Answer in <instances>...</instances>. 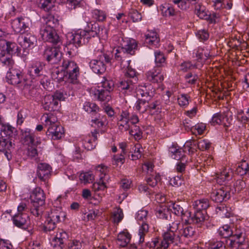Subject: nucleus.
Instances as JSON below:
<instances>
[{"instance_id": "nucleus-1", "label": "nucleus", "mask_w": 249, "mask_h": 249, "mask_svg": "<svg viewBox=\"0 0 249 249\" xmlns=\"http://www.w3.org/2000/svg\"><path fill=\"white\" fill-rule=\"evenodd\" d=\"M155 214L158 218H168L172 217H181L189 218L191 217V212L189 210H183L182 208L175 204L173 205V211L167 206L159 205L155 210Z\"/></svg>"}, {"instance_id": "nucleus-58", "label": "nucleus", "mask_w": 249, "mask_h": 249, "mask_svg": "<svg viewBox=\"0 0 249 249\" xmlns=\"http://www.w3.org/2000/svg\"><path fill=\"white\" fill-rule=\"evenodd\" d=\"M142 148L140 144H136L134 146V152L131 155V160H137L142 156Z\"/></svg>"}, {"instance_id": "nucleus-39", "label": "nucleus", "mask_w": 249, "mask_h": 249, "mask_svg": "<svg viewBox=\"0 0 249 249\" xmlns=\"http://www.w3.org/2000/svg\"><path fill=\"white\" fill-rule=\"evenodd\" d=\"M155 62L156 66L155 67H163L164 64L166 63V58L164 53L160 51H157L155 52Z\"/></svg>"}, {"instance_id": "nucleus-11", "label": "nucleus", "mask_w": 249, "mask_h": 249, "mask_svg": "<svg viewBox=\"0 0 249 249\" xmlns=\"http://www.w3.org/2000/svg\"><path fill=\"white\" fill-rule=\"evenodd\" d=\"M130 113L127 110H122L117 117V124L121 131H126L130 128Z\"/></svg>"}, {"instance_id": "nucleus-18", "label": "nucleus", "mask_w": 249, "mask_h": 249, "mask_svg": "<svg viewBox=\"0 0 249 249\" xmlns=\"http://www.w3.org/2000/svg\"><path fill=\"white\" fill-rule=\"evenodd\" d=\"M41 121L43 124L48 128L54 127L59 124L56 114L51 112L44 113L41 117Z\"/></svg>"}, {"instance_id": "nucleus-42", "label": "nucleus", "mask_w": 249, "mask_h": 249, "mask_svg": "<svg viewBox=\"0 0 249 249\" xmlns=\"http://www.w3.org/2000/svg\"><path fill=\"white\" fill-rule=\"evenodd\" d=\"M215 212L218 216L222 218H230L234 216V213L231 211H228L227 207H219L216 209Z\"/></svg>"}, {"instance_id": "nucleus-52", "label": "nucleus", "mask_w": 249, "mask_h": 249, "mask_svg": "<svg viewBox=\"0 0 249 249\" xmlns=\"http://www.w3.org/2000/svg\"><path fill=\"white\" fill-rule=\"evenodd\" d=\"M52 76L54 79H56L58 81L64 80L65 78V74L64 73L62 69L60 71L58 68L53 69L52 72Z\"/></svg>"}, {"instance_id": "nucleus-5", "label": "nucleus", "mask_w": 249, "mask_h": 249, "mask_svg": "<svg viewBox=\"0 0 249 249\" xmlns=\"http://www.w3.org/2000/svg\"><path fill=\"white\" fill-rule=\"evenodd\" d=\"M90 22L88 23V28H85L84 30H79L72 35V43L74 45H80L81 44L82 39L83 38L88 39L90 36H94L96 35V32L90 28L89 25Z\"/></svg>"}, {"instance_id": "nucleus-44", "label": "nucleus", "mask_w": 249, "mask_h": 249, "mask_svg": "<svg viewBox=\"0 0 249 249\" xmlns=\"http://www.w3.org/2000/svg\"><path fill=\"white\" fill-rule=\"evenodd\" d=\"M35 135L34 133H31L30 131L25 132V135L24 137L25 142H27V144L29 146L36 145L37 146L38 144H40V142L37 141L35 142Z\"/></svg>"}, {"instance_id": "nucleus-64", "label": "nucleus", "mask_w": 249, "mask_h": 249, "mask_svg": "<svg viewBox=\"0 0 249 249\" xmlns=\"http://www.w3.org/2000/svg\"><path fill=\"white\" fill-rule=\"evenodd\" d=\"M161 11L162 15L165 17L174 16L176 15L177 13L174 8L172 6H168V7L163 6Z\"/></svg>"}, {"instance_id": "nucleus-9", "label": "nucleus", "mask_w": 249, "mask_h": 249, "mask_svg": "<svg viewBox=\"0 0 249 249\" xmlns=\"http://www.w3.org/2000/svg\"><path fill=\"white\" fill-rule=\"evenodd\" d=\"M43 56L48 62L55 63L60 60L62 53L58 47H48L44 50Z\"/></svg>"}, {"instance_id": "nucleus-61", "label": "nucleus", "mask_w": 249, "mask_h": 249, "mask_svg": "<svg viewBox=\"0 0 249 249\" xmlns=\"http://www.w3.org/2000/svg\"><path fill=\"white\" fill-rule=\"evenodd\" d=\"M172 2L178 5L179 8L182 10H186L190 8L191 3L188 0H172Z\"/></svg>"}, {"instance_id": "nucleus-17", "label": "nucleus", "mask_w": 249, "mask_h": 249, "mask_svg": "<svg viewBox=\"0 0 249 249\" xmlns=\"http://www.w3.org/2000/svg\"><path fill=\"white\" fill-rule=\"evenodd\" d=\"M91 94L94 98L101 102H108L111 99V92L96 88L91 89Z\"/></svg>"}, {"instance_id": "nucleus-30", "label": "nucleus", "mask_w": 249, "mask_h": 249, "mask_svg": "<svg viewBox=\"0 0 249 249\" xmlns=\"http://www.w3.org/2000/svg\"><path fill=\"white\" fill-rule=\"evenodd\" d=\"M22 38L23 39V45L25 48L33 47L36 44V37L32 33H26Z\"/></svg>"}, {"instance_id": "nucleus-35", "label": "nucleus", "mask_w": 249, "mask_h": 249, "mask_svg": "<svg viewBox=\"0 0 249 249\" xmlns=\"http://www.w3.org/2000/svg\"><path fill=\"white\" fill-rule=\"evenodd\" d=\"M171 244L163 237L162 240L160 242L158 239H155L150 243V246L152 248H157L160 249H167Z\"/></svg>"}, {"instance_id": "nucleus-36", "label": "nucleus", "mask_w": 249, "mask_h": 249, "mask_svg": "<svg viewBox=\"0 0 249 249\" xmlns=\"http://www.w3.org/2000/svg\"><path fill=\"white\" fill-rule=\"evenodd\" d=\"M233 226V225L232 224L230 225H225L220 227L218 230L219 235L224 238H229L233 234V230L231 229Z\"/></svg>"}, {"instance_id": "nucleus-2", "label": "nucleus", "mask_w": 249, "mask_h": 249, "mask_svg": "<svg viewBox=\"0 0 249 249\" xmlns=\"http://www.w3.org/2000/svg\"><path fill=\"white\" fill-rule=\"evenodd\" d=\"M12 68H9V71L6 74L7 82L22 89L29 88L31 86L32 81L26 78L21 71L16 69H12Z\"/></svg>"}, {"instance_id": "nucleus-34", "label": "nucleus", "mask_w": 249, "mask_h": 249, "mask_svg": "<svg viewBox=\"0 0 249 249\" xmlns=\"http://www.w3.org/2000/svg\"><path fill=\"white\" fill-rule=\"evenodd\" d=\"M5 44L6 46V48L5 49V54L7 53L10 55L16 53H20V50L16 43L9 41H6Z\"/></svg>"}, {"instance_id": "nucleus-62", "label": "nucleus", "mask_w": 249, "mask_h": 249, "mask_svg": "<svg viewBox=\"0 0 249 249\" xmlns=\"http://www.w3.org/2000/svg\"><path fill=\"white\" fill-rule=\"evenodd\" d=\"M80 179L82 182L86 184L94 180V176L90 172L81 173L80 175Z\"/></svg>"}, {"instance_id": "nucleus-23", "label": "nucleus", "mask_w": 249, "mask_h": 249, "mask_svg": "<svg viewBox=\"0 0 249 249\" xmlns=\"http://www.w3.org/2000/svg\"><path fill=\"white\" fill-rule=\"evenodd\" d=\"M169 151L171 154V157L174 159L187 162L186 156L185 154L184 150L182 148L172 145L169 148Z\"/></svg>"}, {"instance_id": "nucleus-22", "label": "nucleus", "mask_w": 249, "mask_h": 249, "mask_svg": "<svg viewBox=\"0 0 249 249\" xmlns=\"http://www.w3.org/2000/svg\"><path fill=\"white\" fill-rule=\"evenodd\" d=\"M23 20L24 18L21 17H18L12 21L11 26L15 33L23 34L24 33L27 26Z\"/></svg>"}, {"instance_id": "nucleus-37", "label": "nucleus", "mask_w": 249, "mask_h": 249, "mask_svg": "<svg viewBox=\"0 0 249 249\" xmlns=\"http://www.w3.org/2000/svg\"><path fill=\"white\" fill-rule=\"evenodd\" d=\"M77 66V64L74 61L65 59L63 60L61 67L64 73L66 74Z\"/></svg>"}, {"instance_id": "nucleus-8", "label": "nucleus", "mask_w": 249, "mask_h": 249, "mask_svg": "<svg viewBox=\"0 0 249 249\" xmlns=\"http://www.w3.org/2000/svg\"><path fill=\"white\" fill-rule=\"evenodd\" d=\"M30 197L34 207H39L45 204V194L40 187L35 188L32 192Z\"/></svg>"}, {"instance_id": "nucleus-31", "label": "nucleus", "mask_w": 249, "mask_h": 249, "mask_svg": "<svg viewBox=\"0 0 249 249\" xmlns=\"http://www.w3.org/2000/svg\"><path fill=\"white\" fill-rule=\"evenodd\" d=\"M80 69L77 65L68 73L65 74V78L71 83L76 84L78 82V77L79 75Z\"/></svg>"}, {"instance_id": "nucleus-15", "label": "nucleus", "mask_w": 249, "mask_h": 249, "mask_svg": "<svg viewBox=\"0 0 249 249\" xmlns=\"http://www.w3.org/2000/svg\"><path fill=\"white\" fill-rule=\"evenodd\" d=\"M44 68L45 64L43 62L40 61L35 62L29 67L28 74L32 79H35L43 75Z\"/></svg>"}, {"instance_id": "nucleus-41", "label": "nucleus", "mask_w": 249, "mask_h": 249, "mask_svg": "<svg viewBox=\"0 0 249 249\" xmlns=\"http://www.w3.org/2000/svg\"><path fill=\"white\" fill-rule=\"evenodd\" d=\"M13 221L16 226L24 230L31 225L30 219H13Z\"/></svg>"}, {"instance_id": "nucleus-50", "label": "nucleus", "mask_w": 249, "mask_h": 249, "mask_svg": "<svg viewBox=\"0 0 249 249\" xmlns=\"http://www.w3.org/2000/svg\"><path fill=\"white\" fill-rule=\"evenodd\" d=\"M91 123L94 124L98 128L103 127L105 123L107 122L106 117L105 115H101L99 114L98 116L91 121Z\"/></svg>"}, {"instance_id": "nucleus-46", "label": "nucleus", "mask_w": 249, "mask_h": 249, "mask_svg": "<svg viewBox=\"0 0 249 249\" xmlns=\"http://www.w3.org/2000/svg\"><path fill=\"white\" fill-rule=\"evenodd\" d=\"M129 134L133 136L136 140H140L142 138V132L140 127L137 125L130 126Z\"/></svg>"}, {"instance_id": "nucleus-45", "label": "nucleus", "mask_w": 249, "mask_h": 249, "mask_svg": "<svg viewBox=\"0 0 249 249\" xmlns=\"http://www.w3.org/2000/svg\"><path fill=\"white\" fill-rule=\"evenodd\" d=\"M83 109L88 113H96L99 110V107L95 103L89 102L85 103Z\"/></svg>"}, {"instance_id": "nucleus-3", "label": "nucleus", "mask_w": 249, "mask_h": 249, "mask_svg": "<svg viewBox=\"0 0 249 249\" xmlns=\"http://www.w3.org/2000/svg\"><path fill=\"white\" fill-rule=\"evenodd\" d=\"M138 47L137 42L134 39H129L127 40L126 44L116 50L115 58L120 62L121 65L126 59H129V55H134L135 51Z\"/></svg>"}, {"instance_id": "nucleus-7", "label": "nucleus", "mask_w": 249, "mask_h": 249, "mask_svg": "<svg viewBox=\"0 0 249 249\" xmlns=\"http://www.w3.org/2000/svg\"><path fill=\"white\" fill-rule=\"evenodd\" d=\"M193 57L195 62L194 67L196 68L201 67L205 61L210 57V51L208 49H205L199 47L195 50L193 53Z\"/></svg>"}, {"instance_id": "nucleus-38", "label": "nucleus", "mask_w": 249, "mask_h": 249, "mask_svg": "<svg viewBox=\"0 0 249 249\" xmlns=\"http://www.w3.org/2000/svg\"><path fill=\"white\" fill-rule=\"evenodd\" d=\"M227 120V118L224 114L221 113H217L213 115L210 122L212 125H215L216 124L225 125V120Z\"/></svg>"}, {"instance_id": "nucleus-25", "label": "nucleus", "mask_w": 249, "mask_h": 249, "mask_svg": "<svg viewBox=\"0 0 249 249\" xmlns=\"http://www.w3.org/2000/svg\"><path fill=\"white\" fill-rule=\"evenodd\" d=\"M99 134L98 131L97 130H95L94 132H91V136L93 137L92 139L90 138V135L85 137L83 139V145L85 149L88 150L92 149L94 145L93 144V142L96 141L97 140V134Z\"/></svg>"}, {"instance_id": "nucleus-33", "label": "nucleus", "mask_w": 249, "mask_h": 249, "mask_svg": "<svg viewBox=\"0 0 249 249\" xmlns=\"http://www.w3.org/2000/svg\"><path fill=\"white\" fill-rule=\"evenodd\" d=\"M136 82L131 80L128 77H125L119 83V88L122 90L131 91L133 89L134 84Z\"/></svg>"}, {"instance_id": "nucleus-43", "label": "nucleus", "mask_w": 249, "mask_h": 249, "mask_svg": "<svg viewBox=\"0 0 249 249\" xmlns=\"http://www.w3.org/2000/svg\"><path fill=\"white\" fill-rule=\"evenodd\" d=\"M12 148V142L9 138H0V151L10 150Z\"/></svg>"}, {"instance_id": "nucleus-40", "label": "nucleus", "mask_w": 249, "mask_h": 249, "mask_svg": "<svg viewBox=\"0 0 249 249\" xmlns=\"http://www.w3.org/2000/svg\"><path fill=\"white\" fill-rule=\"evenodd\" d=\"M149 102L142 99H139L136 103V109L140 113H143L148 110Z\"/></svg>"}, {"instance_id": "nucleus-32", "label": "nucleus", "mask_w": 249, "mask_h": 249, "mask_svg": "<svg viewBox=\"0 0 249 249\" xmlns=\"http://www.w3.org/2000/svg\"><path fill=\"white\" fill-rule=\"evenodd\" d=\"M38 7L41 9L50 12L54 7V0H37L36 1Z\"/></svg>"}, {"instance_id": "nucleus-59", "label": "nucleus", "mask_w": 249, "mask_h": 249, "mask_svg": "<svg viewBox=\"0 0 249 249\" xmlns=\"http://www.w3.org/2000/svg\"><path fill=\"white\" fill-rule=\"evenodd\" d=\"M92 14L93 18L96 19L97 21H103L106 18V14L103 11L94 9L93 10Z\"/></svg>"}, {"instance_id": "nucleus-4", "label": "nucleus", "mask_w": 249, "mask_h": 249, "mask_svg": "<svg viewBox=\"0 0 249 249\" xmlns=\"http://www.w3.org/2000/svg\"><path fill=\"white\" fill-rule=\"evenodd\" d=\"M111 59V57L108 54L101 51L97 59L90 61L89 66L94 72L102 73L106 70L105 63H110Z\"/></svg>"}, {"instance_id": "nucleus-19", "label": "nucleus", "mask_w": 249, "mask_h": 249, "mask_svg": "<svg viewBox=\"0 0 249 249\" xmlns=\"http://www.w3.org/2000/svg\"><path fill=\"white\" fill-rule=\"evenodd\" d=\"M28 212V209L26 204L25 203L22 202L20 203L18 207V212L17 213L12 214V210H10L9 211H7L4 213L2 216L4 218H6L7 217H12V218L21 217L23 216L26 215Z\"/></svg>"}, {"instance_id": "nucleus-13", "label": "nucleus", "mask_w": 249, "mask_h": 249, "mask_svg": "<svg viewBox=\"0 0 249 249\" xmlns=\"http://www.w3.org/2000/svg\"><path fill=\"white\" fill-rule=\"evenodd\" d=\"M195 11L196 15L201 19L207 20L210 23H215L216 22L215 18L216 15L215 13H213L212 15L207 14L205 11V8L201 3H196L195 4Z\"/></svg>"}, {"instance_id": "nucleus-10", "label": "nucleus", "mask_w": 249, "mask_h": 249, "mask_svg": "<svg viewBox=\"0 0 249 249\" xmlns=\"http://www.w3.org/2000/svg\"><path fill=\"white\" fill-rule=\"evenodd\" d=\"M42 39L44 41L56 44L60 41V38L56 32L55 29L42 28L40 30Z\"/></svg>"}, {"instance_id": "nucleus-6", "label": "nucleus", "mask_w": 249, "mask_h": 249, "mask_svg": "<svg viewBox=\"0 0 249 249\" xmlns=\"http://www.w3.org/2000/svg\"><path fill=\"white\" fill-rule=\"evenodd\" d=\"M52 173L51 166L46 163H40L37 167L36 176L41 181L44 182L47 187L49 186L48 180Z\"/></svg>"}, {"instance_id": "nucleus-54", "label": "nucleus", "mask_w": 249, "mask_h": 249, "mask_svg": "<svg viewBox=\"0 0 249 249\" xmlns=\"http://www.w3.org/2000/svg\"><path fill=\"white\" fill-rule=\"evenodd\" d=\"M149 226L148 224L143 222L139 229V234L140 235L139 242L142 243L144 242V236L145 234L148 231Z\"/></svg>"}, {"instance_id": "nucleus-20", "label": "nucleus", "mask_w": 249, "mask_h": 249, "mask_svg": "<svg viewBox=\"0 0 249 249\" xmlns=\"http://www.w3.org/2000/svg\"><path fill=\"white\" fill-rule=\"evenodd\" d=\"M226 243L230 249H247L249 247L248 242H242L232 236L227 239Z\"/></svg>"}, {"instance_id": "nucleus-14", "label": "nucleus", "mask_w": 249, "mask_h": 249, "mask_svg": "<svg viewBox=\"0 0 249 249\" xmlns=\"http://www.w3.org/2000/svg\"><path fill=\"white\" fill-rule=\"evenodd\" d=\"M229 197L230 193L225 187H222L214 190L211 195V198L212 200L217 203H221L224 201H226Z\"/></svg>"}, {"instance_id": "nucleus-51", "label": "nucleus", "mask_w": 249, "mask_h": 249, "mask_svg": "<svg viewBox=\"0 0 249 249\" xmlns=\"http://www.w3.org/2000/svg\"><path fill=\"white\" fill-rule=\"evenodd\" d=\"M101 87L103 88L102 89L108 90L111 92L113 90L114 88V82L112 80H107L106 78L104 77L101 82Z\"/></svg>"}, {"instance_id": "nucleus-60", "label": "nucleus", "mask_w": 249, "mask_h": 249, "mask_svg": "<svg viewBox=\"0 0 249 249\" xmlns=\"http://www.w3.org/2000/svg\"><path fill=\"white\" fill-rule=\"evenodd\" d=\"M190 97L185 94H182L178 98V105L181 107H186L189 103Z\"/></svg>"}, {"instance_id": "nucleus-26", "label": "nucleus", "mask_w": 249, "mask_h": 249, "mask_svg": "<svg viewBox=\"0 0 249 249\" xmlns=\"http://www.w3.org/2000/svg\"><path fill=\"white\" fill-rule=\"evenodd\" d=\"M145 42L149 46H157L160 42V38L156 32L148 31L145 35Z\"/></svg>"}, {"instance_id": "nucleus-49", "label": "nucleus", "mask_w": 249, "mask_h": 249, "mask_svg": "<svg viewBox=\"0 0 249 249\" xmlns=\"http://www.w3.org/2000/svg\"><path fill=\"white\" fill-rule=\"evenodd\" d=\"M209 249H226V246L223 242L212 239L209 242Z\"/></svg>"}, {"instance_id": "nucleus-16", "label": "nucleus", "mask_w": 249, "mask_h": 249, "mask_svg": "<svg viewBox=\"0 0 249 249\" xmlns=\"http://www.w3.org/2000/svg\"><path fill=\"white\" fill-rule=\"evenodd\" d=\"M42 106L43 108L49 111H55L59 109L60 105L58 102L54 100L51 95H45L42 100Z\"/></svg>"}, {"instance_id": "nucleus-28", "label": "nucleus", "mask_w": 249, "mask_h": 249, "mask_svg": "<svg viewBox=\"0 0 249 249\" xmlns=\"http://www.w3.org/2000/svg\"><path fill=\"white\" fill-rule=\"evenodd\" d=\"M131 235L127 231L120 232L117 236V244L121 247H124L129 243Z\"/></svg>"}, {"instance_id": "nucleus-55", "label": "nucleus", "mask_w": 249, "mask_h": 249, "mask_svg": "<svg viewBox=\"0 0 249 249\" xmlns=\"http://www.w3.org/2000/svg\"><path fill=\"white\" fill-rule=\"evenodd\" d=\"M68 238V234L67 232L63 230H59L56 234L53 239H56L60 244L64 245V241Z\"/></svg>"}, {"instance_id": "nucleus-57", "label": "nucleus", "mask_w": 249, "mask_h": 249, "mask_svg": "<svg viewBox=\"0 0 249 249\" xmlns=\"http://www.w3.org/2000/svg\"><path fill=\"white\" fill-rule=\"evenodd\" d=\"M55 219H47L44 223V230L46 231L53 230L56 227Z\"/></svg>"}, {"instance_id": "nucleus-21", "label": "nucleus", "mask_w": 249, "mask_h": 249, "mask_svg": "<svg viewBox=\"0 0 249 249\" xmlns=\"http://www.w3.org/2000/svg\"><path fill=\"white\" fill-rule=\"evenodd\" d=\"M46 133L47 135L51 136L53 140H59L64 136V129L61 125L58 124L54 127L48 128Z\"/></svg>"}, {"instance_id": "nucleus-63", "label": "nucleus", "mask_w": 249, "mask_h": 249, "mask_svg": "<svg viewBox=\"0 0 249 249\" xmlns=\"http://www.w3.org/2000/svg\"><path fill=\"white\" fill-rule=\"evenodd\" d=\"M129 17L133 22H139L141 20L142 16L141 14L137 10L131 9L129 12Z\"/></svg>"}, {"instance_id": "nucleus-24", "label": "nucleus", "mask_w": 249, "mask_h": 249, "mask_svg": "<svg viewBox=\"0 0 249 249\" xmlns=\"http://www.w3.org/2000/svg\"><path fill=\"white\" fill-rule=\"evenodd\" d=\"M0 63L8 68L13 67L14 61L12 56H5L4 45L0 42Z\"/></svg>"}, {"instance_id": "nucleus-12", "label": "nucleus", "mask_w": 249, "mask_h": 249, "mask_svg": "<svg viewBox=\"0 0 249 249\" xmlns=\"http://www.w3.org/2000/svg\"><path fill=\"white\" fill-rule=\"evenodd\" d=\"M147 80L152 83L160 84L164 79L162 70L159 67H154L145 73Z\"/></svg>"}, {"instance_id": "nucleus-29", "label": "nucleus", "mask_w": 249, "mask_h": 249, "mask_svg": "<svg viewBox=\"0 0 249 249\" xmlns=\"http://www.w3.org/2000/svg\"><path fill=\"white\" fill-rule=\"evenodd\" d=\"M44 22L42 28L55 29L59 25V20L51 14L48 15L44 18Z\"/></svg>"}, {"instance_id": "nucleus-27", "label": "nucleus", "mask_w": 249, "mask_h": 249, "mask_svg": "<svg viewBox=\"0 0 249 249\" xmlns=\"http://www.w3.org/2000/svg\"><path fill=\"white\" fill-rule=\"evenodd\" d=\"M130 59H126V60L124 61L125 62V64L124 65L123 64L122 65H121L122 67H123L124 68H125V67H127V70L125 73V77H128L131 80H133V81H135L137 82V72L135 71V70L132 69L131 67H130Z\"/></svg>"}, {"instance_id": "nucleus-56", "label": "nucleus", "mask_w": 249, "mask_h": 249, "mask_svg": "<svg viewBox=\"0 0 249 249\" xmlns=\"http://www.w3.org/2000/svg\"><path fill=\"white\" fill-rule=\"evenodd\" d=\"M107 171V167L102 164L99 165L96 168V174L99 176L100 179L105 180Z\"/></svg>"}, {"instance_id": "nucleus-48", "label": "nucleus", "mask_w": 249, "mask_h": 249, "mask_svg": "<svg viewBox=\"0 0 249 249\" xmlns=\"http://www.w3.org/2000/svg\"><path fill=\"white\" fill-rule=\"evenodd\" d=\"M231 176V172L227 171L226 169H225L220 174L218 175L217 181L218 183H222L230 180Z\"/></svg>"}, {"instance_id": "nucleus-53", "label": "nucleus", "mask_w": 249, "mask_h": 249, "mask_svg": "<svg viewBox=\"0 0 249 249\" xmlns=\"http://www.w3.org/2000/svg\"><path fill=\"white\" fill-rule=\"evenodd\" d=\"M249 164L247 161H242L236 168L237 173L240 176L248 175V168Z\"/></svg>"}, {"instance_id": "nucleus-47", "label": "nucleus", "mask_w": 249, "mask_h": 249, "mask_svg": "<svg viewBox=\"0 0 249 249\" xmlns=\"http://www.w3.org/2000/svg\"><path fill=\"white\" fill-rule=\"evenodd\" d=\"M209 206L208 200L207 199H202L195 201L194 208L195 210H206Z\"/></svg>"}]
</instances>
